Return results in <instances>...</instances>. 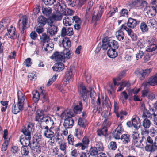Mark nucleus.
<instances>
[{"mask_svg":"<svg viewBox=\"0 0 157 157\" xmlns=\"http://www.w3.org/2000/svg\"><path fill=\"white\" fill-rule=\"evenodd\" d=\"M65 6L63 1L62 0H59L56 6H54V7L56 8V7H57V11L53 12L52 16L48 18V23L52 24L55 21H60L62 19V16L60 11H61V9L62 10Z\"/></svg>","mask_w":157,"mask_h":157,"instance_id":"1","label":"nucleus"},{"mask_svg":"<svg viewBox=\"0 0 157 157\" xmlns=\"http://www.w3.org/2000/svg\"><path fill=\"white\" fill-rule=\"evenodd\" d=\"M17 106H16L15 105H13L12 107V112L14 114H17L23 109L24 102L26 99V97L20 90L17 92Z\"/></svg>","mask_w":157,"mask_h":157,"instance_id":"2","label":"nucleus"},{"mask_svg":"<svg viewBox=\"0 0 157 157\" xmlns=\"http://www.w3.org/2000/svg\"><path fill=\"white\" fill-rule=\"evenodd\" d=\"M74 116V113L72 110H69L62 113L61 116L65 120L63 126L67 128H72L73 125L74 121L71 117Z\"/></svg>","mask_w":157,"mask_h":157,"instance_id":"3","label":"nucleus"},{"mask_svg":"<svg viewBox=\"0 0 157 157\" xmlns=\"http://www.w3.org/2000/svg\"><path fill=\"white\" fill-rule=\"evenodd\" d=\"M45 129L44 132L45 136L47 138H51L54 136H60V128L59 126H53L49 128L48 126H43Z\"/></svg>","mask_w":157,"mask_h":157,"instance_id":"4","label":"nucleus"},{"mask_svg":"<svg viewBox=\"0 0 157 157\" xmlns=\"http://www.w3.org/2000/svg\"><path fill=\"white\" fill-rule=\"evenodd\" d=\"M137 24L136 20L130 18L128 19L127 23V25H122L120 28L121 29L125 30L127 33L128 35L131 34L132 33L131 29H133Z\"/></svg>","mask_w":157,"mask_h":157,"instance_id":"5","label":"nucleus"},{"mask_svg":"<svg viewBox=\"0 0 157 157\" xmlns=\"http://www.w3.org/2000/svg\"><path fill=\"white\" fill-rule=\"evenodd\" d=\"M105 5L103 3H101L99 7V10H94L92 17V23L96 26L97 22L99 20L104 11Z\"/></svg>","mask_w":157,"mask_h":157,"instance_id":"6","label":"nucleus"},{"mask_svg":"<svg viewBox=\"0 0 157 157\" xmlns=\"http://www.w3.org/2000/svg\"><path fill=\"white\" fill-rule=\"evenodd\" d=\"M80 95L84 101H85L86 98L87 93H90V97H91L94 94V90L91 89L90 92L87 91L85 87L84 86L80 87Z\"/></svg>","mask_w":157,"mask_h":157,"instance_id":"7","label":"nucleus"},{"mask_svg":"<svg viewBox=\"0 0 157 157\" xmlns=\"http://www.w3.org/2000/svg\"><path fill=\"white\" fill-rule=\"evenodd\" d=\"M34 127L32 124H29L27 127H25L22 130V132L24 135V136L31 137V133L33 131Z\"/></svg>","mask_w":157,"mask_h":157,"instance_id":"8","label":"nucleus"},{"mask_svg":"<svg viewBox=\"0 0 157 157\" xmlns=\"http://www.w3.org/2000/svg\"><path fill=\"white\" fill-rule=\"evenodd\" d=\"M7 33L5 35L8 37L14 39L17 38V34L15 32V28L13 26L11 25L9 28H7Z\"/></svg>","mask_w":157,"mask_h":157,"instance_id":"9","label":"nucleus"},{"mask_svg":"<svg viewBox=\"0 0 157 157\" xmlns=\"http://www.w3.org/2000/svg\"><path fill=\"white\" fill-rule=\"evenodd\" d=\"M157 7L156 8L154 6H149L144 8L145 11L149 17L155 16L157 12Z\"/></svg>","mask_w":157,"mask_h":157,"instance_id":"10","label":"nucleus"},{"mask_svg":"<svg viewBox=\"0 0 157 157\" xmlns=\"http://www.w3.org/2000/svg\"><path fill=\"white\" fill-rule=\"evenodd\" d=\"M151 71V69H147L144 70H140L136 71L141 80L143 79L145 76L148 75Z\"/></svg>","mask_w":157,"mask_h":157,"instance_id":"11","label":"nucleus"},{"mask_svg":"<svg viewBox=\"0 0 157 157\" xmlns=\"http://www.w3.org/2000/svg\"><path fill=\"white\" fill-rule=\"evenodd\" d=\"M43 123L44 125H46L45 126H48V127H51L52 126H57L55 125L54 123L53 119L48 116H45L42 119Z\"/></svg>","mask_w":157,"mask_h":157,"instance_id":"12","label":"nucleus"},{"mask_svg":"<svg viewBox=\"0 0 157 157\" xmlns=\"http://www.w3.org/2000/svg\"><path fill=\"white\" fill-rule=\"evenodd\" d=\"M146 139L144 137H142V138H139L133 140L134 145L136 147L140 148H143L145 146V141Z\"/></svg>","mask_w":157,"mask_h":157,"instance_id":"13","label":"nucleus"},{"mask_svg":"<svg viewBox=\"0 0 157 157\" xmlns=\"http://www.w3.org/2000/svg\"><path fill=\"white\" fill-rule=\"evenodd\" d=\"M74 34L72 28L68 27L66 29L65 27H63L61 31V36L63 37L66 35L71 36Z\"/></svg>","mask_w":157,"mask_h":157,"instance_id":"14","label":"nucleus"},{"mask_svg":"<svg viewBox=\"0 0 157 157\" xmlns=\"http://www.w3.org/2000/svg\"><path fill=\"white\" fill-rule=\"evenodd\" d=\"M28 21V19L26 16L22 17L21 19L19 21V26L20 28H21L23 31H24L26 27Z\"/></svg>","mask_w":157,"mask_h":157,"instance_id":"15","label":"nucleus"},{"mask_svg":"<svg viewBox=\"0 0 157 157\" xmlns=\"http://www.w3.org/2000/svg\"><path fill=\"white\" fill-rule=\"evenodd\" d=\"M31 137L24 136H21L20 137V141L22 145V146H29L31 144H30V140Z\"/></svg>","mask_w":157,"mask_h":157,"instance_id":"16","label":"nucleus"},{"mask_svg":"<svg viewBox=\"0 0 157 157\" xmlns=\"http://www.w3.org/2000/svg\"><path fill=\"white\" fill-rule=\"evenodd\" d=\"M49 26L48 27L47 32L51 36H52L56 34L57 32V27L52 24L48 25Z\"/></svg>","mask_w":157,"mask_h":157,"instance_id":"17","label":"nucleus"},{"mask_svg":"<svg viewBox=\"0 0 157 157\" xmlns=\"http://www.w3.org/2000/svg\"><path fill=\"white\" fill-rule=\"evenodd\" d=\"M48 18L47 19L44 16H40L37 18V22L39 25L44 26L46 23H47L48 25L51 24L48 23Z\"/></svg>","mask_w":157,"mask_h":157,"instance_id":"18","label":"nucleus"},{"mask_svg":"<svg viewBox=\"0 0 157 157\" xmlns=\"http://www.w3.org/2000/svg\"><path fill=\"white\" fill-rule=\"evenodd\" d=\"M72 70L71 68L67 70L65 73V78L66 80V84L69 83L70 80H71L73 77Z\"/></svg>","mask_w":157,"mask_h":157,"instance_id":"19","label":"nucleus"},{"mask_svg":"<svg viewBox=\"0 0 157 157\" xmlns=\"http://www.w3.org/2000/svg\"><path fill=\"white\" fill-rule=\"evenodd\" d=\"M52 68L54 71L60 72L64 69V66L62 63L59 62L55 64Z\"/></svg>","mask_w":157,"mask_h":157,"instance_id":"20","label":"nucleus"},{"mask_svg":"<svg viewBox=\"0 0 157 157\" xmlns=\"http://www.w3.org/2000/svg\"><path fill=\"white\" fill-rule=\"evenodd\" d=\"M30 147L35 153H39L40 152V148L38 143L33 142L30 145Z\"/></svg>","mask_w":157,"mask_h":157,"instance_id":"21","label":"nucleus"},{"mask_svg":"<svg viewBox=\"0 0 157 157\" xmlns=\"http://www.w3.org/2000/svg\"><path fill=\"white\" fill-rule=\"evenodd\" d=\"M43 14L47 17H49L52 13V10L48 6H43L42 8Z\"/></svg>","mask_w":157,"mask_h":157,"instance_id":"22","label":"nucleus"},{"mask_svg":"<svg viewBox=\"0 0 157 157\" xmlns=\"http://www.w3.org/2000/svg\"><path fill=\"white\" fill-rule=\"evenodd\" d=\"M52 57L53 59L57 61H62L63 60L61 53L60 54L57 52L54 53Z\"/></svg>","mask_w":157,"mask_h":157,"instance_id":"23","label":"nucleus"},{"mask_svg":"<svg viewBox=\"0 0 157 157\" xmlns=\"http://www.w3.org/2000/svg\"><path fill=\"white\" fill-rule=\"evenodd\" d=\"M73 22L72 18L71 17H65L63 20V23L65 26H70Z\"/></svg>","mask_w":157,"mask_h":157,"instance_id":"24","label":"nucleus"},{"mask_svg":"<svg viewBox=\"0 0 157 157\" xmlns=\"http://www.w3.org/2000/svg\"><path fill=\"white\" fill-rule=\"evenodd\" d=\"M82 109V105L81 101L79 102V105L75 106L74 107L73 110H71L73 113L77 114H79L81 113Z\"/></svg>","mask_w":157,"mask_h":157,"instance_id":"25","label":"nucleus"},{"mask_svg":"<svg viewBox=\"0 0 157 157\" xmlns=\"http://www.w3.org/2000/svg\"><path fill=\"white\" fill-rule=\"evenodd\" d=\"M157 85V73L154 76H152L149 81L147 83V85L155 86Z\"/></svg>","mask_w":157,"mask_h":157,"instance_id":"26","label":"nucleus"},{"mask_svg":"<svg viewBox=\"0 0 157 157\" xmlns=\"http://www.w3.org/2000/svg\"><path fill=\"white\" fill-rule=\"evenodd\" d=\"M93 4V2L92 1H89L88 3L87 9L86 13L85 16L86 18L89 17L91 14V12L92 10V7Z\"/></svg>","mask_w":157,"mask_h":157,"instance_id":"27","label":"nucleus"},{"mask_svg":"<svg viewBox=\"0 0 157 157\" xmlns=\"http://www.w3.org/2000/svg\"><path fill=\"white\" fill-rule=\"evenodd\" d=\"M39 91L41 93V96L44 101H47L48 100V94L46 92V91L42 89V87H40L39 89Z\"/></svg>","mask_w":157,"mask_h":157,"instance_id":"28","label":"nucleus"},{"mask_svg":"<svg viewBox=\"0 0 157 157\" xmlns=\"http://www.w3.org/2000/svg\"><path fill=\"white\" fill-rule=\"evenodd\" d=\"M108 56L110 58H114L117 56V53L115 49L109 48L107 52Z\"/></svg>","mask_w":157,"mask_h":157,"instance_id":"29","label":"nucleus"},{"mask_svg":"<svg viewBox=\"0 0 157 157\" xmlns=\"http://www.w3.org/2000/svg\"><path fill=\"white\" fill-rule=\"evenodd\" d=\"M10 22V19L8 18H6L2 20L0 23V26L2 28L3 27V29H5L6 28H7Z\"/></svg>","mask_w":157,"mask_h":157,"instance_id":"30","label":"nucleus"},{"mask_svg":"<svg viewBox=\"0 0 157 157\" xmlns=\"http://www.w3.org/2000/svg\"><path fill=\"white\" fill-rule=\"evenodd\" d=\"M43 47L45 51H50L52 49L53 45L51 42H48V43H44L43 44Z\"/></svg>","mask_w":157,"mask_h":157,"instance_id":"31","label":"nucleus"},{"mask_svg":"<svg viewBox=\"0 0 157 157\" xmlns=\"http://www.w3.org/2000/svg\"><path fill=\"white\" fill-rule=\"evenodd\" d=\"M62 44L63 47L66 49L69 48L71 46V43L69 39L67 38H64L62 40Z\"/></svg>","mask_w":157,"mask_h":157,"instance_id":"32","label":"nucleus"},{"mask_svg":"<svg viewBox=\"0 0 157 157\" xmlns=\"http://www.w3.org/2000/svg\"><path fill=\"white\" fill-rule=\"evenodd\" d=\"M83 130L81 127L75 129L74 136L78 138H80L83 133Z\"/></svg>","mask_w":157,"mask_h":157,"instance_id":"33","label":"nucleus"},{"mask_svg":"<svg viewBox=\"0 0 157 157\" xmlns=\"http://www.w3.org/2000/svg\"><path fill=\"white\" fill-rule=\"evenodd\" d=\"M120 30L117 31L116 33V37L117 39L119 41L122 40L124 38V35L123 32L121 30V29Z\"/></svg>","mask_w":157,"mask_h":157,"instance_id":"34","label":"nucleus"},{"mask_svg":"<svg viewBox=\"0 0 157 157\" xmlns=\"http://www.w3.org/2000/svg\"><path fill=\"white\" fill-rule=\"evenodd\" d=\"M144 109L143 111V117H146V118H152V116H153V114L152 113H153V112L152 111L153 109L151 110V112L152 113H151L149 112V111L147 110V109H146L144 106Z\"/></svg>","mask_w":157,"mask_h":157,"instance_id":"35","label":"nucleus"},{"mask_svg":"<svg viewBox=\"0 0 157 157\" xmlns=\"http://www.w3.org/2000/svg\"><path fill=\"white\" fill-rule=\"evenodd\" d=\"M109 42V39H104L102 40V48L103 50H106L108 47L111 46V45Z\"/></svg>","mask_w":157,"mask_h":157,"instance_id":"36","label":"nucleus"},{"mask_svg":"<svg viewBox=\"0 0 157 157\" xmlns=\"http://www.w3.org/2000/svg\"><path fill=\"white\" fill-rule=\"evenodd\" d=\"M63 55V59H69L71 56V53L70 52V51L67 49L64 50L63 52H61Z\"/></svg>","mask_w":157,"mask_h":157,"instance_id":"37","label":"nucleus"},{"mask_svg":"<svg viewBox=\"0 0 157 157\" xmlns=\"http://www.w3.org/2000/svg\"><path fill=\"white\" fill-rule=\"evenodd\" d=\"M120 139L124 144L127 143L130 141V137L128 134H124L122 135Z\"/></svg>","mask_w":157,"mask_h":157,"instance_id":"38","label":"nucleus"},{"mask_svg":"<svg viewBox=\"0 0 157 157\" xmlns=\"http://www.w3.org/2000/svg\"><path fill=\"white\" fill-rule=\"evenodd\" d=\"M33 99L35 102H37L40 99L39 93L37 90H34L32 92Z\"/></svg>","mask_w":157,"mask_h":157,"instance_id":"39","label":"nucleus"},{"mask_svg":"<svg viewBox=\"0 0 157 157\" xmlns=\"http://www.w3.org/2000/svg\"><path fill=\"white\" fill-rule=\"evenodd\" d=\"M147 24L150 27L154 28L156 25L157 23L156 20L154 19H148L147 22Z\"/></svg>","mask_w":157,"mask_h":157,"instance_id":"40","label":"nucleus"},{"mask_svg":"<svg viewBox=\"0 0 157 157\" xmlns=\"http://www.w3.org/2000/svg\"><path fill=\"white\" fill-rule=\"evenodd\" d=\"M109 39V43L111 45V46H110V47L113 48L114 49H117L118 47V44L117 41L111 39Z\"/></svg>","mask_w":157,"mask_h":157,"instance_id":"41","label":"nucleus"},{"mask_svg":"<svg viewBox=\"0 0 157 157\" xmlns=\"http://www.w3.org/2000/svg\"><path fill=\"white\" fill-rule=\"evenodd\" d=\"M98 151L95 146L91 147L89 150V153L90 155L92 156H95L98 155Z\"/></svg>","mask_w":157,"mask_h":157,"instance_id":"42","label":"nucleus"},{"mask_svg":"<svg viewBox=\"0 0 157 157\" xmlns=\"http://www.w3.org/2000/svg\"><path fill=\"white\" fill-rule=\"evenodd\" d=\"M151 125V121L147 118L144 119L143 121L142 125L145 128H149Z\"/></svg>","mask_w":157,"mask_h":157,"instance_id":"43","label":"nucleus"},{"mask_svg":"<svg viewBox=\"0 0 157 157\" xmlns=\"http://www.w3.org/2000/svg\"><path fill=\"white\" fill-rule=\"evenodd\" d=\"M40 40L43 43H48L49 41V37L45 34L43 33L40 36Z\"/></svg>","mask_w":157,"mask_h":157,"instance_id":"44","label":"nucleus"},{"mask_svg":"<svg viewBox=\"0 0 157 157\" xmlns=\"http://www.w3.org/2000/svg\"><path fill=\"white\" fill-rule=\"evenodd\" d=\"M132 124L133 127L136 129L139 128L140 126V124L138 121H137L135 118H133L132 121Z\"/></svg>","mask_w":157,"mask_h":157,"instance_id":"45","label":"nucleus"},{"mask_svg":"<svg viewBox=\"0 0 157 157\" xmlns=\"http://www.w3.org/2000/svg\"><path fill=\"white\" fill-rule=\"evenodd\" d=\"M95 147L98 151H103L104 148L101 142H97L95 144Z\"/></svg>","mask_w":157,"mask_h":157,"instance_id":"46","label":"nucleus"},{"mask_svg":"<svg viewBox=\"0 0 157 157\" xmlns=\"http://www.w3.org/2000/svg\"><path fill=\"white\" fill-rule=\"evenodd\" d=\"M118 9L116 7H114L112 8L109 13L107 14L108 17H110L112 16L115 14V13L117 12Z\"/></svg>","mask_w":157,"mask_h":157,"instance_id":"47","label":"nucleus"},{"mask_svg":"<svg viewBox=\"0 0 157 157\" xmlns=\"http://www.w3.org/2000/svg\"><path fill=\"white\" fill-rule=\"evenodd\" d=\"M60 137V136H54V137H53V138H50L51 140L50 143H51V144L52 145H55L56 144V142L61 140V139Z\"/></svg>","mask_w":157,"mask_h":157,"instance_id":"48","label":"nucleus"},{"mask_svg":"<svg viewBox=\"0 0 157 157\" xmlns=\"http://www.w3.org/2000/svg\"><path fill=\"white\" fill-rule=\"evenodd\" d=\"M140 28L141 31L144 33L147 32L148 30V28L146 24L144 22H143L140 24Z\"/></svg>","mask_w":157,"mask_h":157,"instance_id":"49","label":"nucleus"},{"mask_svg":"<svg viewBox=\"0 0 157 157\" xmlns=\"http://www.w3.org/2000/svg\"><path fill=\"white\" fill-rule=\"evenodd\" d=\"M10 140V138L8 140H5L4 142L3 143L2 148L1 151H5L7 149V146L9 144V143Z\"/></svg>","mask_w":157,"mask_h":157,"instance_id":"50","label":"nucleus"},{"mask_svg":"<svg viewBox=\"0 0 157 157\" xmlns=\"http://www.w3.org/2000/svg\"><path fill=\"white\" fill-rule=\"evenodd\" d=\"M45 117L43 116L42 113L41 112L40 113L37 112L36 114V121H40L41 122L42 121V119Z\"/></svg>","mask_w":157,"mask_h":157,"instance_id":"51","label":"nucleus"},{"mask_svg":"<svg viewBox=\"0 0 157 157\" xmlns=\"http://www.w3.org/2000/svg\"><path fill=\"white\" fill-rule=\"evenodd\" d=\"M94 113H97L99 115H101L102 109L100 105L95 106L93 111Z\"/></svg>","mask_w":157,"mask_h":157,"instance_id":"52","label":"nucleus"},{"mask_svg":"<svg viewBox=\"0 0 157 157\" xmlns=\"http://www.w3.org/2000/svg\"><path fill=\"white\" fill-rule=\"evenodd\" d=\"M29 153L27 146H22L21 147V153L22 155H27Z\"/></svg>","mask_w":157,"mask_h":157,"instance_id":"53","label":"nucleus"},{"mask_svg":"<svg viewBox=\"0 0 157 157\" xmlns=\"http://www.w3.org/2000/svg\"><path fill=\"white\" fill-rule=\"evenodd\" d=\"M102 99H103L102 101L103 105L108 106L111 108L112 107V105L110 100L107 98H105L104 99L103 97L102 98Z\"/></svg>","mask_w":157,"mask_h":157,"instance_id":"54","label":"nucleus"},{"mask_svg":"<svg viewBox=\"0 0 157 157\" xmlns=\"http://www.w3.org/2000/svg\"><path fill=\"white\" fill-rule=\"evenodd\" d=\"M116 114V116L117 117H120V119L122 120L124 119L123 115H126L127 114V113L125 111L121 110L119 113L117 112V113H115Z\"/></svg>","mask_w":157,"mask_h":157,"instance_id":"55","label":"nucleus"},{"mask_svg":"<svg viewBox=\"0 0 157 157\" xmlns=\"http://www.w3.org/2000/svg\"><path fill=\"white\" fill-rule=\"evenodd\" d=\"M137 44L141 48H143L145 46V42L144 40L140 39L138 40Z\"/></svg>","mask_w":157,"mask_h":157,"instance_id":"56","label":"nucleus"},{"mask_svg":"<svg viewBox=\"0 0 157 157\" xmlns=\"http://www.w3.org/2000/svg\"><path fill=\"white\" fill-rule=\"evenodd\" d=\"M75 147L80 148L82 150H84L87 147L85 146L82 142L78 143L74 145Z\"/></svg>","mask_w":157,"mask_h":157,"instance_id":"57","label":"nucleus"},{"mask_svg":"<svg viewBox=\"0 0 157 157\" xmlns=\"http://www.w3.org/2000/svg\"><path fill=\"white\" fill-rule=\"evenodd\" d=\"M122 94L120 97V99L124 103V100H126L128 98V95L125 91H124L122 93Z\"/></svg>","mask_w":157,"mask_h":157,"instance_id":"58","label":"nucleus"},{"mask_svg":"<svg viewBox=\"0 0 157 157\" xmlns=\"http://www.w3.org/2000/svg\"><path fill=\"white\" fill-rule=\"evenodd\" d=\"M120 13L121 16L125 17H128V11L127 9H122Z\"/></svg>","mask_w":157,"mask_h":157,"instance_id":"59","label":"nucleus"},{"mask_svg":"<svg viewBox=\"0 0 157 157\" xmlns=\"http://www.w3.org/2000/svg\"><path fill=\"white\" fill-rule=\"evenodd\" d=\"M157 48V46L156 45H149L147 48L146 50L148 52H151L155 50Z\"/></svg>","mask_w":157,"mask_h":157,"instance_id":"60","label":"nucleus"},{"mask_svg":"<svg viewBox=\"0 0 157 157\" xmlns=\"http://www.w3.org/2000/svg\"><path fill=\"white\" fill-rule=\"evenodd\" d=\"M67 140L68 141V144L71 145H74V138L72 135H69Z\"/></svg>","mask_w":157,"mask_h":157,"instance_id":"61","label":"nucleus"},{"mask_svg":"<svg viewBox=\"0 0 157 157\" xmlns=\"http://www.w3.org/2000/svg\"><path fill=\"white\" fill-rule=\"evenodd\" d=\"M34 140H35V143H38L42 139V136L39 133L35 134L34 136Z\"/></svg>","mask_w":157,"mask_h":157,"instance_id":"62","label":"nucleus"},{"mask_svg":"<svg viewBox=\"0 0 157 157\" xmlns=\"http://www.w3.org/2000/svg\"><path fill=\"white\" fill-rule=\"evenodd\" d=\"M36 72H34L33 73H29L28 77L30 80H35L36 77Z\"/></svg>","mask_w":157,"mask_h":157,"instance_id":"63","label":"nucleus"},{"mask_svg":"<svg viewBox=\"0 0 157 157\" xmlns=\"http://www.w3.org/2000/svg\"><path fill=\"white\" fill-rule=\"evenodd\" d=\"M31 60V59L30 58H28L25 60L23 63L25 65L26 67H29L32 64Z\"/></svg>","mask_w":157,"mask_h":157,"instance_id":"64","label":"nucleus"}]
</instances>
